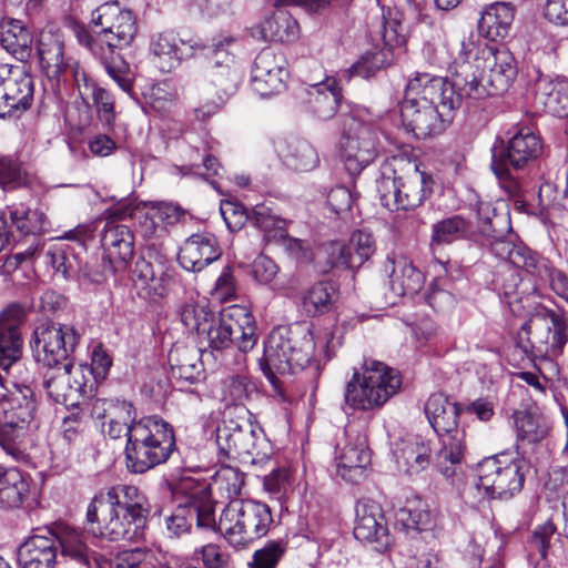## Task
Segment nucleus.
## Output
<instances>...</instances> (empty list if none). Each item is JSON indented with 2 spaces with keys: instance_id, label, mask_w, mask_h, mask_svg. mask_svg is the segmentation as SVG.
<instances>
[{
  "instance_id": "obj_28",
  "label": "nucleus",
  "mask_w": 568,
  "mask_h": 568,
  "mask_svg": "<svg viewBox=\"0 0 568 568\" xmlns=\"http://www.w3.org/2000/svg\"><path fill=\"white\" fill-rule=\"evenodd\" d=\"M389 287L395 296H414L424 285L423 273L404 255L388 256L385 262Z\"/></svg>"
},
{
  "instance_id": "obj_38",
  "label": "nucleus",
  "mask_w": 568,
  "mask_h": 568,
  "mask_svg": "<svg viewBox=\"0 0 568 568\" xmlns=\"http://www.w3.org/2000/svg\"><path fill=\"white\" fill-rule=\"evenodd\" d=\"M23 339L22 334L0 332V381L7 377L28 375L22 363Z\"/></svg>"
},
{
  "instance_id": "obj_17",
  "label": "nucleus",
  "mask_w": 568,
  "mask_h": 568,
  "mask_svg": "<svg viewBox=\"0 0 568 568\" xmlns=\"http://www.w3.org/2000/svg\"><path fill=\"white\" fill-rule=\"evenodd\" d=\"M28 375L7 377L0 381L3 393L0 394V415L3 422L37 428V403L32 388L27 385Z\"/></svg>"
},
{
  "instance_id": "obj_3",
  "label": "nucleus",
  "mask_w": 568,
  "mask_h": 568,
  "mask_svg": "<svg viewBox=\"0 0 568 568\" xmlns=\"http://www.w3.org/2000/svg\"><path fill=\"white\" fill-rule=\"evenodd\" d=\"M544 153L541 138L528 126H518L507 141L491 148L490 169L500 189L511 199L524 196L523 174Z\"/></svg>"
},
{
  "instance_id": "obj_45",
  "label": "nucleus",
  "mask_w": 568,
  "mask_h": 568,
  "mask_svg": "<svg viewBox=\"0 0 568 568\" xmlns=\"http://www.w3.org/2000/svg\"><path fill=\"white\" fill-rule=\"evenodd\" d=\"M132 281L139 294L149 300H156L164 295L162 274L156 272L150 261L140 257L132 270Z\"/></svg>"
},
{
  "instance_id": "obj_16",
  "label": "nucleus",
  "mask_w": 568,
  "mask_h": 568,
  "mask_svg": "<svg viewBox=\"0 0 568 568\" xmlns=\"http://www.w3.org/2000/svg\"><path fill=\"white\" fill-rule=\"evenodd\" d=\"M34 352L39 362L54 367L70 361L80 335L70 325L43 323L33 332Z\"/></svg>"
},
{
  "instance_id": "obj_1",
  "label": "nucleus",
  "mask_w": 568,
  "mask_h": 568,
  "mask_svg": "<svg viewBox=\"0 0 568 568\" xmlns=\"http://www.w3.org/2000/svg\"><path fill=\"white\" fill-rule=\"evenodd\" d=\"M467 100L460 90V80L447 79L429 73H416L407 82L400 105L404 128L417 139L440 134L454 113Z\"/></svg>"
},
{
  "instance_id": "obj_15",
  "label": "nucleus",
  "mask_w": 568,
  "mask_h": 568,
  "mask_svg": "<svg viewBox=\"0 0 568 568\" xmlns=\"http://www.w3.org/2000/svg\"><path fill=\"white\" fill-rule=\"evenodd\" d=\"M194 521L199 529L215 531L214 503L207 497L204 486L199 487L185 504L179 505L164 518L168 537L179 538L187 534Z\"/></svg>"
},
{
  "instance_id": "obj_6",
  "label": "nucleus",
  "mask_w": 568,
  "mask_h": 568,
  "mask_svg": "<svg viewBox=\"0 0 568 568\" xmlns=\"http://www.w3.org/2000/svg\"><path fill=\"white\" fill-rule=\"evenodd\" d=\"M399 372L376 359H365L346 384L344 400L352 409L371 410L382 407L398 393Z\"/></svg>"
},
{
  "instance_id": "obj_33",
  "label": "nucleus",
  "mask_w": 568,
  "mask_h": 568,
  "mask_svg": "<svg viewBox=\"0 0 568 568\" xmlns=\"http://www.w3.org/2000/svg\"><path fill=\"white\" fill-rule=\"evenodd\" d=\"M343 94L337 80L328 77L307 89V109L318 120L332 119L341 104Z\"/></svg>"
},
{
  "instance_id": "obj_39",
  "label": "nucleus",
  "mask_w": 568,
  "mask_h": 568,
  "mask_svg": "<svg viewBox=\"0 0 568 568\" xmlns=\"http://www.w3.org/2000/svg\"><path fill=\"white\" fill-rule=\"evenodd\" d=\"M0 44L20 61H27L31 57L32 36L20 20L8 19L1 22Z\"/></svg>"
},
{
  "instance_id": "obj_55",
  "label": "nucleus",
  "mask_w": 568,
  "mask_h": 568,
  "mask_svg": "<svg viewBox=\"0 0 568 568\" xmlns=\"http://www.w3.org/2000/svg\"><path fill=\"white\" fill-rule=\"evenodd\" d=\"M336 294L331 282H318L303 297V306L310 315L325 313L333 304Z\"/></svg>"
},
{
  "instance_id": "obj_30",
  "label": "nucleus",
  "mask_w": 568,
  "mask_h": 568,
  "mask_svg": "<svg viewBox=\"0 0 568 568\" xmlns=\"http://www.w3.org/2000/svg\"><path fill=\"white\" fill-rule=\"evenodd\" d=\"M101 243L105 257L115 265V270H124L134 254V236L131 230L114 220H108Z\"/></svg>"
},
{
  "instance_id": "obj_22",
  "label": "nucleus",
  "mask_w": 568,
  "mask_h": 568,
  "mask_svg": "<svg viewBox=\"0 0 568 568\" xmlns=\"http://www.w3.org/2000/svg\"><path fill=\"white\" fill-rule=\"evenodd\" d=\"M39 64L43 74L51 81L60 82L70 71L75 81V73L84 71L80 64L64 52V40L59 32L42 31L37 47Z\"/></svg>"
},
{
  "instance_id": "obj_43",
  "label": "nucleus",
  "mask_w": 568,
  "mask_h": 568,
  "mask_svg": "<svg viewBox=\"0 0 568 568\" xmlns=\"http://www.w3.org/2000/svg\"><path fill=\"white\" fill-rule=\"evenodd\" d=\"M4 212L10 217L11 225L21 235L39 234L48 230L49 222L45 214L38 209L31 210L24 203H12L6 207Z\"/></svg>"
},
{
  "instance_id": "obj_25",
  "label": "nucleus",
  "mask_w": 568,
  "mask_h": 568,
  "mask_svg": "<svg viewBox=\"0 0 568 568\" xmlns=\"http://www.w3.org/2000/svg\"><path fill=\"white\" fill-rule=\"evenodd\" d=\"M355 513V538L375 544V549L378 551L386 549L390 538L381 505L373 499L363 498L357 501Z\"/></svg>"
},
{
  "instance_id": "obj_5",
  "label": "nucleus",
  "mask_w": 568,
  "mask_h": 568,
  "mask_svg": "<svg viewBox=\"0 0 568 568\" xmlns=\"http://www.w3.org/2000/svg\"><path fill=\"white\" fill-rule=\"evenodd\" d=\"M174 448V433L168 422L159 416L141 417L126 438V467L131 473L143 474L165 463Z\"/></svg>"
},
{
  "instance_id": "obj_47",
  "label": "nucleus",
  "mask_w": 568,
  "mask_h": 568,
  "mask_svg": "<svg viewBox=\"0 0 568 568\" xmlns=\"http://www.w3.org/2000/svg\"><path fill=\"white\" fill-rule=\"evenodd\" d=\"M283 159L287 168L298 172L312 171L320 164V156L314 146L300 139L287 142Z\"/></svg>"
},
{
  "instance_id": "obj_60",
  "label": "nucleus",
  "mask_w": 568,
  "mask_h": 568,
  "mask_svg": "<svg viewBox=\"0 0 568 568\" xmlns=\"http://www.w3.org/2000/svg\"><path fill=\"white\" fill-rule=\"evenodd\" d=\"M349 257L353 268L361 267L376 251L373 235L364 230L354 232L349 240Z\"/></svg>"
},
{
  "instance_id": "obj_44",
  "label": "nucleus",
  "mask_w": 568,
  "mask_h": 568,
  "mask_svg": "<svg viewBox=\"0 0 568 568\" xmlns=\"http://www.w3.org/2000/svg\"><path fill=\"white\" fill-rule=\"evenodd\" d=\"M201 357V351L194 348L178 346L171 349L169 363L173 376L190 383L199 381L203 373Z\"/></svg>"
},
{
  "instance_id": "obj_7",
  "label": "nucleus",
  "mask_w": 568,
  "mask_h": 568,
  "mask_svg": "<svg viewBox=\"0 0 568 568\" xmlns=\"http://www.w3.org/2000/svg\"><path fill=\"white\" fill-rule=\"evenodd\" d=\"M256 325L253 315L243 306L232 305L219 317H211L210 323L200 334V342L206 343L201 356H213L235 346L246 353L256 345Z\"/></svg>"
},
{
  "instance_id": "obj_48",
  "label": "nucleus",
  "mask_w": 568,
  "mask_h": 568,
  "mask_svg": "<svg viewBox=\"0 0 568 568\" xmlns=\"http://www.w3.org/2000/svg\"><path fill=\"white\" fill-rule=\"evenodd\" d=\"M33 427L19 423L3 422L0 424V446L14 460L23 459Z\"/></svg>"
},
{
  "instance_id": "obj_52",
  "label": "nucleus",
  "mask_w": 568,
  "mask_h": 568,
  "mask_svg": "<svg viewBox=\"0 0 568 568\" xmlns=\"http://www.w3.org/2000/svg\"><path fill=\"white\" fill-rule=\"evenodd\" d=\"M243 485V473L233 467H223L215 473L209 487L204 488L206 490L209 489L211 493L220 495L221 497L234 500L233 498L241 494ZM206 495L209 496L207 493Z\"/></svg>"
},
{
  "instance_id": "obj_24",
  "label": "nucleus",
  "mask_w": 568,
  "mask_h": 568,
  "mask_svg": "<svg viewBox=\"0 0 568 568\" xmlns=\"http://www.w3.org/2000/svg\"><path fill=\"white\" fill-rule=\"evenodd\" d=\"M252 221L254 226L263 232L267 242L280 243L297 261H305L310 257L307 244L300 239L291 237L286 231V221L276 215L270 206L255 205Z\"/></svg>"
},
{
  "instance_id": "obj_58",
  "label": "nucleus",
  "mask_w": 568,
  "mask_h": 568,
  "mask_svg": "<svg viewBox=\"0 0 568 568\" xmlns=\"http://www.w3.org/2000/svg\"><path fill=\"white\" fill-rule=\"evenodd\" d=\"M179 315L183 325L191 331H195L200 336L210 323L211 317L214 316V313L205 304L186 302L180 306Z\"/></svg>"
},
{
  "instance_id": "obj_21",
  "label": "nucleus",
  "mask_w": 568,
  "mask_h": 568,
  "mask_svg": "<svg viewBox=\"0 0 568 568\" xmlns=\"http://www.w3.org/2000/svg\"><path fill=\"white\" fill-rule=\"evenodd\" d=\"M251 73V84L257 94L263 98L278 94L288 78L287 61L284 54L266 48L256 55Z\"/></svg>"
},
{
  "instance_id": "obj_46",
  "label": "nucleus",
  "mask_w": 568,
  "mask_h": 568,
  "mask_svg": "<svg viewBox=\"0 0 568 568\" xmlns=\"http://www.w3.org/2000/svg\"><path fill=\"white\" fill-rule=\"evenodd\" d=\"M29 493V484L22 474L14 469L0 466V504L6 507H18Z\"/></svg>"
},
{
  "instance_id": "obj_12",
  "label": "nucleus",
  "mask_w": 568,
  "mask_h": 568,
  "mask_svg": "<svg viewBox=\"0 0 568 568\" xmlns=\"http://www.w3.org/2000/svg\"><path fill=\"white\" fill-rule=\"evenodd\" d=\"M483 70L487 72V88L474 74L470 79H460V90L467 100H481L488 95L506 92L517 77V63L514 54L505 47L483 45Z\"/></svg>"
},
{
  "instance_id": "obj_8",
  "label": "nucleus",
  "mask_w": 568,
  "mask_h": 568,
  "mask_svg": "<svg viewBox=\"0 0 568 568\" xmlns=\"http://www.w3.org/2000/svg\"><path fill=\"white\" fill-rule=\"evenodd\" d=\"M273 516L271 508L261 501L234 499L222 510L215 520V531L235 548H245L264 537Z\"/></svg>"
},
{
  "instance_id": "obj_10",
  "label": "nucleus",
  "mask_w": 568,
  "mask_h": 568,
  "mask_svg": "<svg viewBox=\"0 0 568 568\" xmlns=\"http://www.w3.org/2000/svg\"><path fill=\"white\" fill-rule=\"evenodd\" d=\"M245 406L237 407V415L232 410L224 413L222 425L215 432V444L219 453L225 458H250L252 463L268 457L270 445L261 429L248 418Z\"/></svg>"
},
{
  "instance_id": "obj_61",
  "label": "nucleus",
  "mask_w": 568,
  "mask_h": 568,
  "mask_svg": "<svg viewBox=\"0 0 568 568\" xmlns=\"http://www.w3.org/2000/svg\"><path fill=\"white\" fill-rule=\"evenodd\" d=\"M286 549V542L270 540L262 548L254 551L248 568H276Z\"/></svg>"
},
{
  "instance_id": "obj_32",
  "label": "nucleus",
  "mask_w": 568,
  "mask_h": 568,
  "mask_svg": "<svg viewBox=\"0 0 568 568\" xmlns=\"http://www.w3.org/2000/svg\"><path fill=\"white\" fill-rule=\"evenodd\" d=\"M275 10L266 17L257 27L256 33L264 41L291 43L300 37V26L297 20L288 12L286 6H277L274 2Z\"/></svg>"
},
{
  "instance_id": "obj_18",
  "label": "nucleus",
  "mask_w": 568,
  "mask_h": 568,
  "mask_svg": "<svg viewBox=\"0 0 568 568\" xmlns=\"http://www.w3.org/2000/svg\"><path fill=\"white\" fill-rule=\"evenodd\" d=\"M92 23L101 27L109 52L121 49L134 39L138 27L132 11L122 9L118 1L106 2L92 12Z\"/></svg>"
},
{
  "instance_id": "obj_37",
  "label": "nucleus",
  "mask_w": 568,
  "mask_h": 568,
  "mask_svg": "<svg viewBox=\"0 0 568 568\" xmlns=\"http://www.w3.org/2000/svg\"><path fill=\"white\" fill-rule=\"evenodd\" d=\"M474 233L473 223L462 215H452L432 225L430 250L433 254L456 241L469 239Z\"/></svg>"
},
{
  "instance_id": "obj_40",
  "label": "nucleus",
  "mask_w": 568,
  "mask_h": 568,
  "mask_svg": "<svg viewBox=\"0 0 568 568\" xmlns=\"http://www.w3.org/2000/svg\"><path fill=\"white\" fill-rule=\"evenodd\" d=\"M490 251L491 253L511 264L516 268H521L528 274L530 268L535 265L539 255L532 252L529 247L523 243H514L509 240L499 236V233H495V236H490Z\"/></svg>"
},
{
  "instance_id": "obj_53",
  "label": "nucleus",
  "mask_w": 568,
  "mask_h": 568,
  "mask_svg": "<svg viewBox=\"0 0 568 568\" xmlns=\"http://www.w3.org/2000/svg\"><path fill=\"white\" fill-rule=\"evenodd\" d=\"M210 80L223 93H233L239 82V72L232 53H224V60L216 59L210 70Z\"/></svg>"
},
{
  "instance_id": "obj_59",
  "label": "nucleus",
  "mask_w": 568,
  "mask_h": 568,
  "mask_svg": "<svg viewBox=\"0 0 568 568\" xmlns=\"http://www.w3.org/2000/svg\"><path fill=\"white\" fill-rule=\"evenodd\" d=\"M103 64L109 77L126 93L133 90V81L129 64L115 53V51L105 52V59H99Z\"/></svg>"
},
{
  "instance_id": "obj_29",
  "label": "nucleus",
  "mask_w": 568,
  "mask_h": 568,
  "mask_svg": "<svg viewBox=\"0 0 568 568\" xmlns=\"http://www.w3.org/2000/svg\"><path fill=\"white\" fill-rule=\"evenodd\" d=\"M221 256L216 239L213 234L201 233L191 235L180 248L178 261L189 272H201Z\"/></svg>"
},
{
  "instance_id": "obj_41",
  "label": "nucleus",
  "mask_w": 568,
  "mask_h": 568,
  "mask_svg": "<svg viewBox=\"0 0 568 568\" xmlns=\"http://www.w3.org/2000/svg\"><path fill=\"white\" fill-rule=\"evenodd\" d=\"M75 84L82 97L90 95L97 105L101 121L111 125L115 119L114 101L111 93L89 78L85 71L75 73Z\"/></svg>"
},
{
  "instance_id": "obj_13",
  "label": "nucleus",
  "mask_w": 568,
  "mask_h": 568,
  "mask_svg": "<svg viewBox=\"0 0 568 568\" xmlns=\"http://www.w3.org/2000/svg\"><path fill=\"white\" fill-rule=\"evenodd\" d=\"M339 158L352 176L359 175L378 153V133L374 125L355 114H342Z\"/></svg>"
},
{
  "instance_id": "obj_11",
  "label": "nucleus",
  "mask_w": 568,
  "mask_h": 568,
  "mask_svg": "<svg viewBox=\"0 0 568 568\" xmlns=\"http://www.w3.org/2000/svg\"><path fill=\"white\" fill-rule=\"evenodd\" d=\"M87 519L91 525L98 524L97 529L91 528L94 535L99 534L111 541H139L144 536L148 517L139 507L121 508L103 498L93 497Z\"/></svg>"
},
{
  "instance_id": "obj_26",
  "label": "nucleus",
  "mask_w": 568,
  "mask_h": 568,
  "mask_svg": "<svg viewBox=\"0 0 568 568\" xmlns=\"http://www.w3.org/2000/svg\"><path fill=\"white\" fill-rule=\"evenodd\" d=\"M345 436V444L336 449V473L345 481L357 484L365 477L371 453L365 436L359 433L353 435L352 432H346Z\"/></svg>"
},
{
  "instance_id": "obj_35",
  "label": "nucleus",
  "mask_w": 568,
  "mask_h": 568,
  "mask_svg": "<svg viewBox=\"0 0 568 568\" xmlns=\"http://www.w3.org/2000/svg\"><path fill=\"white\" fill-rule=\"evenodd\" d=\"M395 456L399 468L409 475L419 474L430 464V444L422 436H409L402 440Z\"/></svg>"
},
{
  "instance_id": "obj_50",
  "label": "nucleus",
  "mask_w": 568,
  "mask_h": 568,
  "mask_svg": "<svg viewBox=\"0 0 568 568\" xmlns=\"http://www.w3.org/2000/svg\"><path fill=\"white\" fill-rule=\"evenodd\" d=\"M256 390V386L245 374H236L226 377L223 382V400L226 403L224 413L232 410L237 415V407L245 406L244 403Z\"/></svg>"
},
{
  "instance_id": "obj_19",
  "label": "nucleus",
  "mask_w": 568,
  "mask_h": 568,
  "mask_svg": "<svg viewBox=\"0 0 568 568\" xmlns=\"http://www.w3.org/2000/svg\"><path fill=\"white\" fill-rule=\"evenodd\" d=\"M33 100V81L23 68L0 64V118L28 110Z\"/></svg>"
},
{
  "instance_id": "obj_64",
  "label": "nucleus",
  "mask_w": 568,
  "mask_h": 568,
  "mask_svg": "<svg viewBox=\"0 0 568 568\" xmlns=\"http://www.w3.org/2000/svg\"><path fill=\"white\" fill-rule=\"evenodd\" d=\"M318 257H324L326 266L332 267H345L353 268L352 261L349 257V248L339 241H332L322 245L317 253Z\"/></svg>"
},
{
  "instance_id": "obj_31",
  "label": "nucleus",
  "mask_w": 568,
  "mask_h": 568,
  "mask_svg": "<svg viewBox=\"0 0 568 568\" xmlns=\"http://www.w3.org/2000/svg\"><path fill=\"white\" fill-rule=\"evenodd\" d=\"M21 568H54L57 564V538L51 535H33L18 549Z\"/></svg>"
},
{
  "instance_id": "obj_4",
  "label": "nucleus",
  "mask_w": 568,
  "mask_h": 568,
  "mask_svg": "<svg viewBox=\"0 0 568 568\" xmlns=\"http://www.w3.org/2000/svg\"><path fill=\"white\" fill-rule=\"evenodd\" d=\"M424 412L440 443L434 466L446 478H452L460 470L466 453L465 432L458 426L460 408L438 392L428 397Z\"/></svg>"
},
{
  "instance_id": "obj_51",
  "label": "nucleus",
  "mask_w": 568,
  "mask_h": 568,
  "mask_svg": "<svg viewBox=\"0 0 568 568\" xmlns=\"http://www.w3.org/2000/svg\"><path fill=\"white\" fill-rule=\"evenodd\" d=\"M544 318L550 323L548 327L550 337L546 343L545 355L557 358L562 354L564 346L568 342V318L554 310H546Z\"/></svg>"
},
{
  "instance_id": "obj_14",
  "label": "nucleus",
  "mask_w": 568,
  "mask_h": 568,
  "mask_svg": "<svg viewBox=\"0 0 568 568\" xmlns=\"http://www.w3.org/2000/svg\"><path fill=\"white\" fill-rule=\"evenodd\" d=\"M525 467V460L511 454L485 457L476 466L477 487L489 498L509 499L524 487Z\"/></svg>"
},
{
  "instance_id": "obj_54",
  "label": "nucleus",
  "mask_w": 568,
  "mask_h": 568,
  "mask_svg": "<svg viewBox=\"0 0 568 568\" xmlns=\"http://www.w3.org/2000/svg\"><path fill=\"white\" fill-rule=\"evenodd\" d=\"M529 274L541 282H549L551 291L568 303V276L561 270L550 266L539 256Z\"/></svg>"
},
{
  "instance_id": "obj_63",
  "label": "nucleus",
  "mask_w": 568,
  "mask_h": 568,
  "mask_svg": "<svg viewBox=\"0 0 568 568\" xmlns=\"http://www.w3.org/2000/svg\"><path fill=\"white\" fill-rule=\"evenodd\" d=\"M396 521L407 531H426L433 527V517L428 510L402 508L396 513Z\"/></svg>"
},
{
  "instance_id": "obj_42",
  "label": "nucleus",
  "mask_w": 568,
  "mask_h": 568,
  "mask_svg": "<svg viewBox=\"0 0 568 568\" xmlns=\"http://www.w3.org/2000/svg\"><path fill=\"white\" fill-rule=\"evenodd\" d=\"M513 417L517 443L521 445H536L544 440L550 432V424L547 419L536 413L516 410Z\"/></svg>"
},
{
  "instance_id": "obj_56",
  "label": "nucleus",
  "mask_w": 568,
  "mask_h": 568,
  "mask_svg": "<svg viewBox=\"0 0 568 568\" xmlns=\"http://www.w3.org/2000/svg\"><path fill=\"white\" fill-rule=\"evenodd\" d=\"M97 498H103L110 504L119 506L121 508H140L142 513L149 514L145 507V498L140 494L139 489L134 486L122 485L109 489L105 494H99Z\"/></svg>"
},
{
  "instance_id": "obj_2",
  "label": "nucleus",
  "mask_w": 568,
  "mask_h": 568,
  "mask_svg": "<svg viewBox=\"0 0 568 568\" xmlns=\"http://www.w3.org/2000/svg\"><path fill=\"white\" fill-rule=\"evenodd\" d=\"M321 352L315 353L316 342L308 326L295 324L278 326L271 331L264 343L262 369L274 387H277L276 373L294 374L313 363L318 364L331 358L328 341L320 343Z\"/></svg>"
},
{
  "instance_id": "obj_20",
  "label": "nucleus",
  "mask_w": 568,
  "mask_h": 568,
  "mask_svg": "<svg viewBox=\"0 0 568 568\" xmlns=\"http://www.w3.org/2000/svg\"><path fill=\"white\" fill-rule=\"evenodd\" d=\"M43 382L50 398L65 406H77L85 393V367L72 362L51 367Z\"/></svg>"
},
{
  "instance_id": "obj_62",
  "label": "nucleus",
  "mask_w": 568,
  "mask_h": 568,
  "mask_svg": "<svg viewBox=\"0 0 568 568\" xmlns=\"http://www.w3.org/2000/svg\"><path fill=\"white\" fill-rule=\"evenodd\" d=\"M476 216L477 229L483 236L490 237L495 236V233H500L499 226L505 222V217L497 212L491 202L479 201Z\"/></svg>"
},
{
  "instance_id": "obj_27",
  "label": "nucleus",
  "mask_w": 568,
  "mask_h": 568,
  "mask_svg": "<svg viewBox=\"0 0 568 568\" xmlns=\"http://www.w3.org/2000/svg\"><path fill=\"white\" fill-rule=\"evenodd\" d=\"M199 48V42L184 41L173 32L158 33L150 42V50L162 62L161 69L163 71H171L181 61L197 57Z\"/></svg>"
},
{
  "instance_id": "obj_34",
  "label": "nucleus",
  "mask_w": 568,
  "mask_h": 568,
  "mask_svg": "<svg viewBox=\"0 0 568 568\" xmlns=\"http://www.w3.org/2000/svg\"><path fill=\"white\" fill-rule=\"evenodd\" d=\"M536 94L548 113L568 116V79L540 75L536 82Z\"/></svg>"
},
{
  "instance_id": "obj_36",
  "label": "nucleus",
  "mask_w": 568,
  "mask_h": 568,
  "mask_svg": "<svg viewBox=\"0 0 568 568\" xmlns=\"http://www.w3.org/2000/svg\"><path fill=\"white\" fill-rule=\"evenodd\" d=\"M515 8L505 2H497L481 13L478 21L479 33L491 41L505 39L511 29Z\"/></svg>"
},
{
  "instance_id": "obj_57",
  "label": "nucleus",
  "mask_w": 568,
  "mask_h": 568,
  "mask_svg": "<svg viewBox=\"0 0 568 568\" xmlns=\"http://www.w3.org/2000/svg\"><path fill=\"white\" fill-rule=\"evenodd\" d=\"M28 175L22 163L11 155H0V187L12 191L27 184Z\"/></svg>"
},
{
  "instance_id": "obj_23",
  "label": "nucleus",
  "mask_w": 568,
  "mask_h": 568,
  "mask_svg": "<svg viewBox=\"0 0 568 568\" xmlns=\"http://www.w3.org/2000/svg\"><path fill=\"white\" fill-rule=\"evenodd\" d=\"M92 415L103 420L102 432L112 439L128 438L138 423L132 403L114 398H97L92 403Z\"/></svg>"
},
{
  "instance_id": "obj_49",
  "label": "nucleus",
  "mask_w": 568,
  "mask_h": 568,
  "mask_svg": "<svg viewBox=\"0 0 568 568\" xmlns=\"http://www.w3.org/2000/svg\"><path fill=\"white\" fill-rule=\"evenodd\" d=\"M51 535L57 538V545L59 544L62 556L84 566L90 565L91 552L82 540L81 532L71 527L61 526L51 531Z\"/></svg>"
},
{
  "instance_id": "obj_9",
  "label": "nucleus",
  "mask_w": 568,
  "mask_h": 568,
  "mask_svg": "<svg viewBox=\"0 0 568 568\" xmlns=\"http://www.w3.org/2000/svg\"><path fill=\"white\" fill-rule=\"evenodd\" d=\"M433 178L407 162L398 172L386 169L376 181L381 204L390 212L409 211L420 206L433 192Z\"/></svg>"
}]
</instances>
